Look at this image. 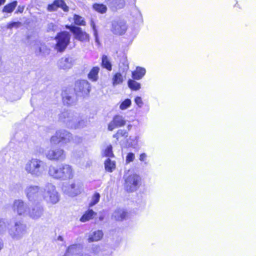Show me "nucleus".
I'll use <instances>...</instances> for the list:
<instances>
[{"mask_svg":"<svg viewBox=\"0 0 256 256\" xmlns=\"http://www.w3.org/2000/svg\"><path fill=\"white\" fill-rule=\"evenodd\" d=\"M21 25V22H12L7 25V28L12 29L13 28H18Z\"/></svg>","mask_w":256,"mask_h":256,"instance_id":"obj_41","label":"nucleus"},{"mask_svg":"<svg viewBox=\"0 0 256 256\" xmlns=\"http://www.w3.org/2000/svg\"><path fill=\"white\" fill-rule=\"evenodd\" d=\"M134 102L140 108H141L143 106L144 103L142 98L140 96H136L134 99Z\"/></svg>","mask_w":256,"mask_h":256,"instance_id":"obj_43","label":"nucleus"},{"mask_svg":"<svg viewBox=\"0 0 256 256\" xmlns=\"http://www.w3.org/2000/svg\"><path fill=\"white\" fill-rule=\"evenodd\" d=\"M99 219L100 220H102L104 219V217L102 216H100Z\"/></svg>","mask_w":256,"mask_h":256,"instance_id":"obj_53","label":"nucleus"},{"mask_svg":"<svg viewBox=\"0 0 256 256\" xmlns=\"http://www.w3.org/2000/svg\"><path fill=\"white\" fill-rule=\"evenodd\" d=\"M92 8L96 11L101 14L106 13L107 10L106 6L102 4H94Z\"/></svg>","mask_w":256,"mask_h":256,"instance_id":"obj_31","label":"nucleus"},{"mask_svg":"<svg viewBox=\"0 0 256 256\" xmlns=\"http://www.w3.org/2000/svg\"><path fill=\"white\" fill-rule=\"evenodd\" d=\"M100 194L98 192H96L92 196L90 202L88 204L89 207H92L96 204L100 200Z\"/></svg>","mask_w":256,"mask_h":256,"instance_id":"obj_37","label":"nucleus"},{"mask_svg":"<svg viewBox=\"0 0 256 256\" xmlns=\"http://www.w3.org/2000/svg\"><path fill=\"white\" fill-rule=\"evenodd\" d=\"M136 20V23H142L143 22L142 16L141 12L138 8L135 9Z\"/></svg>","mask_w":256,"mask_h":256,"instance_id":"obj_38","label":"nucleus"},{"mask_svg":"<svg viewBox=\"0 0 256 256\" xmlns=\"http://www.w3.org/2000/svg\"><path fill=\"white\" fill-rule=\"evenodd\" d=\"M104 155L106 157H112L114 154L112 151V146L111 145L108 146L104 152Z\"/></svg>","mask_w":256,"mask_h":256,"instance_id":"obj_40","label":"nucleus"},{"mask_svg":"<svg viewBox=\"0 0 256 256\" xmlns=\"http://www.w3.org/2000/svg\"><path fill=\"white\" fill-rule=\"evenodd\" d=\"M41 198L46 204H54L60 200V194L58 192L56 186L51 182H46L41 187Z\"/></svg>","mask_w":256,"mask_h":256,"instance_id":"obj_4","label":"nucleus"},{"mask_svg":"<svg viewBox=\"0 0 256 256\" xmlns=\"http://www.w3.org/2000/svg\"><path fill=\"white\" fill-rule=\"evenodd\" d=\"M80 256H90L89 254H82Z\"/></svg>","mask_w":256,"mask_h":256,"instance_id":"obj_54","label":"nucleus"},{"mask_svg":"<svg viewBox=\"0 0 256 256\" xmlns=\"http://www.w3.org/2000/svg\"><path fill=\"white\" fill-rule=\"evenodd\" d=\"M102 66L108 71H111L112 70L110 59L106 55H103L102 57Z\"/></svg>","mask_w":256,"mask_h":256,"instance_id":"obj_28","label":"nucleus"},{"mask_svg":"<svg viewBox=\"0 0 256 256\" xmlns=\"http://www.w3.org/2000/svg\"><path fill=\"white\" fill-rule=\"evenodd\" d=\"M75 60L74 57L66 56L62 58L58 61V66L60 68L66 70L71 68L74 64Z\"/></svg>","mask_w":256,"mask_h":256,"instance_id":"obj_18","label":"nucleus"},{"mask_svg":"<svg viewBox=\"0 0 256 256\" xmlns=\"http://www.w3.org/2000/svg\"><path fill=\"white\" fill-rule=\"evenodd\" d=\"M146 73V70L145 68L137 66L136 70L132 72V77L134 80H140L144 76Z\"/></svg>","mask_w":256,"mask_h":256,"instance_id":"obj_22","label":"nucleus"},{"mask_svg":"<svg viewBox=\"0 0 256 256\" xmlns=\"http://www.w3.org/2000/svg\"><path fill=\"white\" fill-rule=\"evenodd\" d=\"M41 187L35 185H28L24 190V192L30 201H36L41 199Z\"/></svg>","mask_w":256,"mask_h":256,"instance_id":"obj_10","label":"nucleus"},{"mask_svg":"<svg viewBox=\"0 0 256 256\" xmlns=\"http://www.w3.org/2000/svg\"><path fill=\"white\" fill-rule=\"evenodd\" d=\"M42 52V48H40L39 52Z\"/></svg>","mask_w":256,"mask_h":256,"instance_id":"obj_55","label":"nucleus"},{"mask_svg":"<svg viewBox=\"0 0 256 256\" xmlns=\"http://www.w3.org/2000/svg\"><path fill=\"white\" fill-rule=\"evenodd\" d=\"M58 240L60 241H63L64 239L62 236H59L58 238Z\"/></svg>","mask_w":256,"mask_h":256,"instance_id":"obj_50","label":"nucleus"},{"mask_svg":"<svg viewBox=\"0 0 256 256\" xmlns=\"http://www.w3.org/2000/svg\"><path fill=\"white\" fill-rule=\"evenodd\" d=\"M94 37L96 43L98 46L100 45V40H99V39H98V32H95L94 33Z\"/></svg>","mask_w":256,"mask_h":256,"instance_id":"obj_46","label":"nucleus"},{"mask_svg":"<svg viewBox=\"0 0 256 256\" xmlns=\"http://www.w3.org/2000/svg\"><path fill=\"white\" fill-rule=\"evenodd\" d=\"M48 174L54 180H66L74 177V170L72 166L66 164H51L48 167Z\"/></svg>","mask_w":256,"mask_h":256,"instance_id":"obj_1","label":"nucleus"},{"mask_svg":"<svg viewBox=\"0 0 256 256\" xmlns=\"http://www.w3.org/2000/svg\"><path fill=\"white\" fill-rule=\"evenodd\" d=\"M105 2L112 10L122 8L125 5L124 0H105Z\"/></svg>","mask_w":256,"mask_h":256,"instance_id":"obj_21","label":"nucleus"},{"mask_svg":"<svg viewBox=\"0 0 256 256\" xmlns=\"http://www.w3.org/2000/svg\"><path fill=\"white\" fill-rule=\"evenodd\" d=\"M46 163L38 158H32L26 163L24 170L34 178L42 176L46 170Z\"/></svg>","mask_w":256,"mask_h":256,"instance_id":"obj_3","label":"nucleus"},{"mask_svg":"<svg viewBox=\"0 0 256 256\" xmlns=\"http://www.w3.org/2000/svg\"><path fill=\"white\" fill-rule=\"evenodd\" d=\"M90 26L92 28L94 33L95 32H98V30L96 28V26L95 25V24L93 20H91V22H90Z\"/></svg>","mask_w":256,"mask_h":256,"instance_id":"obj_48","label":"nucleus"},{"mask_svg":"<svg viewBox=\"0 0 256 256\" xmlns=\"http://www.w3.org/2000/svg\"><path fill=\"white\" fill-rule=\"evenodd\" d=\"M127 28L124 20H115L112 22L111 31L114 34L122 35L126 32Z\"/></svg>","mask_w":256,"mask_h":256,"instance_id":"obj_15","label":"nucleus"},{"mask_svg":"<svg viewBox=\"0 0 256 256\" xmlns=\"http://www.w3.org/2000/svg\"><path fill=\"white\" fill-rule=\"evenodd\" d=\"M62 96L64 104L66 105L72 104L76 100L75 96L72 93L63 92L62 93Z\"/></svg>","mask_w":256,"mask_h":256,"instance_id":"obj_23","label":"nucleus"},{"mask_svg":"<svg viewBox=\"0 0 256 256\" xmlns=\"http://www.w3.org/2000/svg\"><path fill=\"white\" fill-rule=\"evenodd\" d=\"M128 216V212L124 209L118 208L116 209L112 216V218L117 221H122Z\"/></svg>","mask_w":256,"mask_h":256,"instance_id":"obj_20","label":"nucleus"},{"mask_svg":"<svg viewBox=\"0 0 256 256\" xmlns=\"http://www.w3.org/2000/svg\"><path fill=\"white\" fill-rule=\"evenodd\" d=\"M128 87L134 90H138L140 88V84L134 80H129L128 82Z\"/></svg>","mask_w":256,"mask_h":256,"instance_id":"obj_33","label":"nucleus"},{"mask_svg":"<svg viewBox=\"0 0 256 256\" xmlns=\"http://www.w3.org/2000/svg\"><path fill=\"white\" fill-rule=\"evenodd\" d=\"M103 236V233L102 230H98L94 232L89 236L88 240L89 242H96L100 240Z\"/></svg>","mask_w":256,"mask_h":256,"instance_id":"obj_27","label":"nucleus"},{"mask_svg":"<svg viewBox=\"0 0 256 256\" xmlns=\"http://www.w3.org/2000/svg\"><path fill=\"white\" fill-rule=\"evenodd\" d=\"M64 192L70 196H75L80 194L82 191V184L78 180L64 186L62 188Z\"/></svg>","mask_w":256,"mask_h":256,"instance_id":"obj_9","label":"nucleus"},{"mask_svg":"<svg viewBox=\"0 0 256 256\" xmlns=\"http://www.w3.org/2000/svg\"><path fill=\"white\" fill-rule=\"evenodd\" d=\"M124 82V78L120 72H116L112 78V84L113 86L122 84Z\"/></svg>","mask_w":256,"mask_h":256,"instance_id":"obj_29","label":"nucleus"},{"mask_svg":"<svg viewBox=\"0 0 256 256\" xmlns=\"http://www.w3.org/2000/svg\"><path fill=\"white\" fill-rule=\"evenodd\" d=\"M132 125H131V124H129V125H128V130H130L131 129V128H132Z\"/></svg>","mask_w":256,"mask_h":256,"instance_id":"obj_52","label":"nucleus"},{"mask_svg":"<svg viewBox=\"0 0 256 256\" xmlns=\"http://www.w3.org/2000/svg\"><path fill=\"white\" fill-rule=\"evenodd\" d=\"M126 122L124 117L120 115H116L112 120L109 123L108 125V130L110 131L112 130L114 128L121 127L125 125Z\"/></svg>","mask_w":256,"mask_h":256,"instance_id":"obj_17","label":"nucleus"},{"mask_svg":"<svg viewBox=\"0 0 256 256\" xmlns=\"http://www.w3.org/2000/svg\"><path fill=\"white\" fill-rule=\"evenodd\" d=\"M138 136H136L135 139H136V140H137L138 139Z\"/></svg>","mask_w":256,"mask_h":256,"instance_id":"obj_56","label":"nucleus"},{"mask_svg":"<svg viewBox=\"0 0 256 256\" xmlns=\"http://www.w3.org/2000/svg\"><path fill=\"white\" fill-rule=\"evenodd\" d=\"M59 120L70 128H82L88 124L86 120L80 118L78 114L72 111L66 110L62 112L60 114Z\"/></svg>","mask_w":256,"mask_h":256,"instance_id":"obj_2","label":"nucleus"},{"mask_svg":"<svg viewBox=\"0 0 256 256\" xmlns=\"http://www.w3.org/2000/svg\"><path fill=\"white\" fill-rule=\"evenodd\" d=\"M100 71V68L94 66L90 72L88 74V78L92 82H96L98 80V74Z\"/></svg>","mask_w":256,"mask_h":256,"instance_id":"obj_26","label":"nucleus"},{"mask_svg":"<svg viewBox=\"0 0 256 256\" xmlns=\"http://www.w3.org/2000/svg\"><path fill=\"white\" fill-rule=\"evenodd\" d=\"M135 156L134 154L132 152H129L128 154L126 156V162L129 163L132 162L134 159Z\"/></svg>","mask_w":256,"mask_h":256,"instance_id":"obj_42","label":"nucleus"},{"mask_svg":"<svg viewBox=\"0 0 256 256\" xmlns=\"http://www.w3.org/2000/svg\"><path fill=\"white\" fill-rule=\"evenodd\" d=\"M24 10V6H19L18 8L17 11L16 12V13L20 12L22 13Z\"/></svg>","mask_w":256,"mask_h":256,"instance_id":"obj_49","label":"nucleus"},{"mask_svg":"<svg viewBox=\"0 0 256 256\" xmlns=\"http://www.w3.org/2000/svg\"><path fill=\"white\" fill-rule=\"evenodd\" d=\"M68 28L74 35L75 38L82 42H87L89 40V36L85 32L82 30V28L74 26H71Z\"/></svg>","mask_w":256,"mask_h":256,"instance_id":"obj_16","label":"nucleus"},{"mask_svg":"<svg viewBox=\"0 0 256 256\" xmlns=\"http://www.w3.org/2000/svg\"><path fill=\"white\" fill-rule=\"evenodd\" d=\"M128 136V132L125 130H119L113 136L118 140L120 136L127 137Z\"/></svg>","mask_w":256,"mask_h":256,"instance_id":"obj_39","label":"nucleus"},{"mask_svg":"<svg viewBox=\"0 0 256 256\" xmlns=\"http://www.w3.org/2000/svg\"><path fill=\"white\" fill-rule=\"evenodd\" d=\"M132 104V101L129 98L125 99L120 104V108L121 110H125L130 106Z\"/></svg>","mask_w":256,"mask_h":256,"instance_id":"obj_36","label":"nucleus"},{"mask_svg":"<svg viewBox=\"0 0 256 256\" xmlns=\"http://www.w3.org/2000/svg\"><path fill=\"white\" fill-rule=\"evenodd\" d=\"M73 140L76 143H80L82 142V138L78 136H76L74 138H72Z\"/></svg>","mask_w":256,"mask_h":256,"instance_id":"obj_47","label":"nucleus"},{"mask_svg":"<svg viewBox=\"0 0 256 256\" xmlns=\"http://www.w3.org/2000/svg\"><path fill=\"white\" fill-rule=\"evenodd\" d=\"M70 35L66 31L57 34L55 39L56 43L54 48L58 52H64L70 42Z\"/></svg>","mask_w":256,"mask_h":256,"instance_id":"obj_7","label":"nucleus"},{"mask_svg":"<svg viewBox=\"0 0 256 256\" xmlns=\"http://www.w3.org/2000/svg\"><path fill=\"white\" fill-rule=\"evenodd\" d=\"M96 213L93 210L89 209L85 212L80 218V221L84 222L92 219Z\"/></svg>","mask_w":256,"mask_h":256,"instance_id":"obj_25","label":"nucleus"},{"mask_svg":"<svg viewBox=\"0 0 256 256\" xmlns=\"http://www.w3.org/2000/svg\"><path fill=\"white\" fill-rule=\"evenodd\" d=\"M12 222V220H11L0 218V236L4 234L6 232L8 228Z\"/></svg>","mask_w":256,"mask_h":256,"instance_id":"obj_24","label":"nucleus"},{"mask_svg":"<svg viewBox=\"0 0 256 256\" xmlns=\"http://www.w3.org/2000/svg\"><path fill=\"white\" fill-rule=\"evenodd\" d=\"M17 5V2L14 1L11 3H10L6 5L3 8V12H12Z\"/></svg>","mask_w":256,"mask_h":256,"instance_id":"obj_34","label":"nucleus"},{"mask_svg":"<svg viewBox=\"0 0 256 256\" xmlns=\"http://www.w3.org/2000/svg\"><path fill=\"white\" fill-rule=\"evenodd\" d=\"M74 20L76 24L78 26H85L86 22L83 17L78 15L74 14Z\"/></svg>","mask_w":256,"mask_h":256,"instance_id":"obj_35","label":"nucleus"},{"mask_svg":"<svg viewBox=\"0 0 256 256\" xmlns=\"http://www.w3.org/2000/svg\"><path fill=\"white\" fill-rule=\"evenodd\" d=\"M104 167L106 171L112 172L116 168V164L114 161L112 160L110 158H108L104 162Z\"/></svg>","mask_w":256,"mask_h":256,"instance_id":"obj_30","label":"nucleus"},{"mask_svg":"<svg viewBox=\"0 0 256 256\" xmlns=\"http://www.w3.org/2000/svg\"><path fill=\"white\" fill-rule=\"evenodd\" d=\"M90 84L86 80H79L76 82L74 91L78 96H84L89 94Z\"/></svg>","mask_w":256,"mask_h":256,"instance_id":"obj_12","label":"nucleus"},{"mask_svg":"<svg viewBox=\"0 0 256 256\" xmlns=\"http://www.w3.org/2000/svg\"><path fill=\"white\" fill-rule=\"evenodd\" d=\"M9 236L14 240H18L22 238L27 232L26 224L22 220L12 221L8 228Z\"/></svg>","mask_w":256,"mask_h":256,"instance_id":"obj_5","label":"nucleus"},{"mask_svg":"<svg viewBox=\"0 0 256 256\" xmlns=\"http://www.w3.org/2000/svg\"><path fill=\"white\" fill-rule=\"evenodd\" d=\"M147 155L144 152L140 154L139 160L140 162H145L146 160Z\"/></svg>","mask_w":256,"mask_h":256,"instance_id":"obj_45","label":"nucleus"},{"mask_svg":"<svg viewBox=\"0 0 256 256\" xmlns=\"http://www.w3.org/2000/svg\"><path fill=\"white\" fill-rule=\"evenodd\" d=\"M58 8H62L64 12L68 10V7L64 0H55L52 4L48 5V10L50 12H52L56 10Z\"/></svg>","mask_w":256,"mask_h":256,"instance_id":"obj_19","label":"nucleus"},{"mask_svg":"<svg viewBox=\"0 0 256 256\" xmlns=\"http://www.w3.org/2000/svg\"><path fill=\"white\" fill-rule=\"evenodd\" d=\"M45 155L46 158L50 160L62 162L66 158L65 151L60 148L50 150L45 152Z\"/></svg>","mask_w":256,"mask_h":256,"instance_id":"obj_11","label":"nucleus"},{"mask_svg":"<svg viewBox=\"0 0 256 256\" xmlns=\"http://www.w3.org/2000/svg\"><path fill=\"white\" fill-rule=\"evenodd\" d=\"M6 2V0H0V6L4 4Z\"/></svg>","mask_w":256,"mask_h":256,"instance_id":"obj_51","label":"nucleus"},{"mask_svg":"<svg viewBox=\"0 0 256 256\" xmlns=\"http://www.w3.org/2000/svg\"><path fill=\"white\" fill-rule=\"evenodd\" d=\"M56 29V26L53 23H50L48 25V31H55Z\"/></svg>","mask_w":256,"mask_h":256,"instance_id":"obj_44","label":"nucleus"},{"mask_svg":"<svg viewBox=\"0 0 256 256\" xmlns=\"http://www.w3.org/2000/svg\"><path fill=\"white\" fill-rule=\"evenodd\" d=\"M124 189L128 192L136 191L141 185V178L136 174L124 176Z\"/></svg>","mask_w":256,"mask_h":256,"instance_id":"obj_6","label":"nucleus"},{"mask_svg":"<svg viewBox=\"0 0 256 256\" xmlns=\"http://www.w3.org/2000/svg\"><path fill=\"white\" fill-rule=\"evenodd\" d=\"M44 214V206L39 204H36L30 208L27 216L33 220H37L43 216Z\"/></svg>","mask_w":256,"mask_h":256,"instance_id":"obj_13","label":"nucleus"},{"mask_svg":"<svg viewBox=\"0 0 256 256\" xmlns=\"http://www.w3.org/2000/svg\"><path fill=\"white\" fill-rule=\"evenodd\" d=\"M80 244H72L68 248L66 253L70 254H76L80 249Z\"/></svg>","mask_w":256,"mask_h":256,"instance_id":"obj_32","label":"nucleus"},{"mask_svg":"<svg viewBox=\"0 0 256 256\" xmlns=\"http://www.w3.org/2000/svg\"><path fill=\"white\" fill-rule=\"evenodd\" d=\"M72 139V134L66 130H60L56 131L55 135L51 137L50 142L52 144L60 142L66 144L70 142Z\"/></svg>","mask_w":256,"mask_h":256,"instance_id":"obj_8","label":"nucleus"},{"mask_svg":"<svg viewBox=\"0 0 256 256\" xmlns=\"http://www.w3.org/2000/svg\"><path fill=\"white\" fill-rule=\"evenodd\" d=\"M12 208L14 212L18 216H28L30 208L23 200H16L14 202Z\"/></svg>","mask_w":256,"mask_h":256,"instance_id":"obj_14","label":"nucleus"}]
</instances>
